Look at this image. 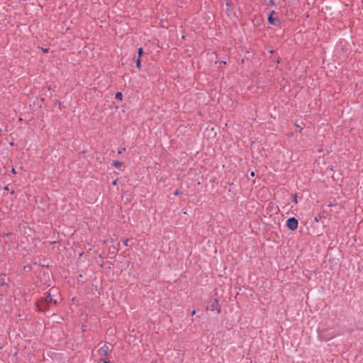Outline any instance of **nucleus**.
Returning <instances> with one entry per match:
<instances>
[{
	"mask_svg": "<svg viewBox=\"0 0 363 363\" xmlns=\"http://www.w3.org/2000/svg\"><path fill=\"white\" fill-rule=\"evenodd\" d=\"M143 50L142 48H140L138 50V57L140 58L143 55Z\"/></svg>",
	"mask_w": 363,
	"mask_h": 363,
	"instance_id": "nucleus-12",
	"label": "nucleus"
},
{
	"mask_svg": "<svg viewBox=\"0 0 363 363\" xmlns=\"http://www.w3.org/2000/svg\"><path fill=\"white\" fill-rule=\"evenodd\" d=\"M103 363H110V361L107 359L103 360Z\"/></svg>",
	"mask_w": 363,
	"mask_h": 363,
	"instance_id": "nucleus-17",
	"label": "nucleus"
},
{
	"mask_svg": "<svg viewBox=\"0 0 363 363\" xmlns=\"http://www.w3.org/2000/svg\"><path fill=\"white\" fill-rule=\"evenodd\" d=\"M221 63L225 65V64H226V62L222 61Z\"/></svg>",
	"mask_w": 363,
	"mask_h": 363,
	"instance_id": "nucleus-23",
	"label": "nucleus"
},
{
	"mask_svg": "<svg viewBox=\"0 0 363 363\" xmlns=\"http://www.w3.org/2000/svg\"><path fill=\"white\" fill-rule=\"evenodd\" d=\"M277 13L274 11H272L267 18V21L270 25L274 26L276 27L281 26V21L279 18L274 17Z\"/></svg>",
	"mask_w": 363,
	"mask_h": 363,
	"instance_id": "nucleus-1",
	"label": "nucleus"
},
{
	"mask_svg": "<svg viewBox=\"0 0 363 363\" xmlns=\"http://www.w3.org/2000/svg\"><path fill=\"white\" fill-rule=\"evenodd\" d=\"M225 6H226V13L228 16H230L233 13V3L231 1H227L225 4Z\"/></svg>",
	"mask_w": 363,
	"mask_h": 363,
	"instance_id": "nucleus-7",
	"label": "nucleus"
},
{
	"mask_svg": "<svg viewBox=\"0 0 363 363\" xmlns=\"http://www.w3.org/2000/svg\"><path fill=\"white\" fill-rule=\"evenodd\" d=\"M195 313H196V311L193 310L192 312L191 313V315H194Z\"/></svg>",
	"mask_w": 363,
	"mask_h": 363,
	"instance_id": "nucleus-20",
	"label": "nucleus"
},
{
	"mask_svg": "<svg viewBox=\"0 0 363 363\" xmlns=\"http://www.w3.org/2000/svg\"><path fill=\"white\" fill-rule=\"evenodd\" d=\"M135 63H136V67L140 70L141 69V61H140V58H138L136 60H135Z\"/></svg>",
	"mask_w": 363,
	"mask_h": 363,
	"instance_id": "nucleus-10",
	"label": "nucleus"
},
{
	"mask_svg": "<svg viewBox=\"0 0 363 363\" xmlns=\"http://www.w3.org/2000/svg\"><path fill=\"white\" fill-rule=\"evenodd\" d=\"M128 242H129V240H128V239H126V240L124 241V245H125V246H128Z\"/></svg>",
	"mask_w": 363,
	"mask_h": 363,
	"instance_id": "nucleus-16",
	"label": "nucleus"
},
{
	"mask_svg": "<svg viewBox=\"0 0 363 363\" xmlns=\"http://www.w3.org/2000/svg\"><path fill=\"white\" fill-rule=\"evenodd\" d=\"M113 184L115 185L116 184V181H114Z\"/></svg>",
	"mask_w": 363,
	"mask_h": 363,
	"instance_id": "nucleus-24",
	"label": "nucleus"
},
{
	"mask_svg": "<svg viewBox=\"0 0 363 363\" xmlns=\"http://www.w3.org/2000/svg\"><path fill=\"white\" fill-rule=\"evenodd\" d=\"M35 310L38 312H46L49 310V305L43 303V298L35 302Z\"/></svg>",
	"mask_w": 363,
	"mask_h": 363,
	"instance_id": "nucleus-4",
	"label": "nucleus"
},
{
	"mask_svg": "<svg viewBox=\"0 0 363 363\" xmlns=\"http://www.w3.org/2000/svg\"><path fill=\"white\" fill-rule=\"evenodd\" d=\"M43 303L48 305L51 303L56 305L57 301L52 298L50 293L48 292L45 298H43Z\"/></svg>",
	"mask_w": 363,
	"mask_h": 363,
	"instance_id": "nucleus-6",
	"label": "nucleus"
},
{
	"mask_svg": "<svg viewBox=\"0 0 363 363\" xmlns=\"http://www.w3.org/2000/svg\"><path fill=\"white\" fill-rule=\"evenodd\" d=\"M293 201L294 203H297V194H294L293 195Z\"/></svg>",
	"mask_w": 363,
	"mask_h": 363,
	"instance_id": "nucleus-14",
	"label": "nucleus"
},
{
	"mask_svg": "<svg viewBox=\"0 0 363 363\" xmlns=\"http://www.w3.org/2000/svg\"><path fill=\"white\" fill-rule=\"evenodd\" d=\"M179 194V191L178 190H176L174 192V196H177Z\"/></svg>",
	"mask_w": 363,
	"mask_h": 363,
	"instance_id": "nucleus-18",
	"label": "nucleus"
},
{
	"mask_svg": "<svg viewBox=\"0 0 363 363\" xmlns=\"http://www.w3.org/2000/svg\"><path fill=\"white\" fill-rule=\"evenodd\" d=\"M123 163L122 162L118 161V160H113V163H112L113 166L114 167H116V168H119V167H121L123 165Z\"/></svg>",
	"mask_w": 363,
	"mask_h": 363,
	"instance_id": "nucleus-8",
	"label": "nucleus"
},
{
	"mask_svg": "<svg viewBox=\"0 0 363 363\" xmlns=\"http://www.w3.org/2000/svg\"><path fill=\"white\" fill-rule=\"evenodd\" d=\"M269 4L274 6L276 4L274 0H270L269 1Z\"/></svg>",
	"mask_w": 363,
	"mask_h": 363,
	"instance_id": "nucleus-15",
	"label": "nucleus"
},
{
	"mask_svg": "<svg viewBox=\"0 0 363 363\" xmlns=\"http://www.w3.org/2000/svg\"><path fill=\"white\" fill-rule=\"evenodd\" d=\"M250 176L254 177V176H255V172H252L250 173Z\"/></svg>",
	"mask_w": 363,
	"mask_h": 363,
	"instance_id": "nucleus-21",
	"label": "nucleus"
},
{
	"mask_svg": "<svg viewBox=\"0 0 363 363\" xmlns=\"http://www.w3.org/2000/svg\"><path fill=\"white\" fill-rule=\"evenodd\" d=\"M125 151V147H119V148L118 149V153L119 155H121V154L123 153Z\"/></svg>",
	"mask_w": 363,
	"mask_h": 363,
	"instance_id": "nucleus-13",
	"label": "nucleus"
},
{
	"mask_svg": "<svg viewBox=\"0 0 363 363\" xmlns=\"http://www.w3.org/2000/svg\"><path fill=\"white\" fill-rule=\"evenodd\" d=\"M6 277V275L4 274H1V277H0V286H6V284L5 283V281H4V277Z\"/></svg>",
	"mask_w": 363,
	"mask_h": 363,
	"instance_id": "nucleus-9",
	"label": "nucleus"
},
{
	"mask_svg": "<svg viewBox=\"0 0 363 363\" xmlns=\"http://www.w3.org/2000/svg\"><path fill=\"white\" fill-rule=\"evenodd\" d=\"M116 99L117 100H120L121 101L123 99V94L120 91H118L116 94Z\"/></svg>",
	"mask_w": 363,
	"mask_h": 363,
	"instance_id": "nucleus-11",
	"label": "nucleus"
},
{
	"mask_svg": "<svg viewBox=\"0 0 363 363\" xmlns=\"http://www.w3.org/2000/svg\"><path fill=\"white\" fill-rule=\"evenodd\" d=\"M11 172L16 174V170L13 167L11 169Z\"/></svg>",
	"mask_w": 363,
	"mask_h": 363,
	"instance_id": "nucleus-19",
	"label": "nucleus"
},
{
	"mask_svg": "<svg viewBox=\"0 0 363 363\" xmlns=\"http://www.w3.org/2000/svg\"><path fill=\"white\" fill-rule=\"evenodd\" d=\"M43 52H48V48H45V50H43Z\"/></svg>",
	"mask_w": 363,
	"mask_h": 363,
	"instance_id": "nucleus-22",
	"label": "nucleus"
},
{
	"mask_svg": "<svg viewBox=\"0 0 363 363\" xmlns=\"http://www.w3.org/2000/svg\"><path fill=\"white\" fill-rule=\"evenodd\" d=\"M110 349L107 344H104L98 350V354L101 357L107 356Z\"/></svg>",
	"mask_w": 363,
	"mask_h": 363,
	"instance_id": "nucleus-5",
	"label": "nucleus"
},
{
	"mask_svg": "<svg viewBox=\"0 0 363 363\" xmlns=\"http://www.w3.org/2000/svg\"><path fill=\"white\" fill-rule=\"evenodd\" d=\"M298 221L294 217L288 218L286 223V225L288 228V229H289L291 231H294L295 230H296L298 228Z\"/></svg>",
	"mask_w": 363,
	"mask_h": 363,
	"instance_id": "nucleus-3",
	"label": "nucleus"
},
{
	"mask_svg": "<svg viewBox=\"0 0 363 363\" xmlns=\"http://www.w3.org/2000/svg\"><path fill=\"white\" fill-rule=\"evenodd\" d=\"M207 310H211V311H216L217 313H220V308L218 304V301L217 298H211L208 302V305L206 308Z\"/></svg>",
	"mask_w": 363,
	"mask_h": 363,
	"instance_id": "nucleus-2",
	"label": "nucleus"
}]
</instances>
